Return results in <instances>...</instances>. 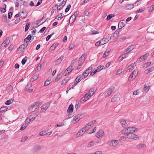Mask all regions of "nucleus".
<instances>
[{
	"label": "nucleus",
	"instance_id": "nucleus-30",
	"mask_svg": "<svg viewBox=\"0 0 154 154\" xmlns=\"http://www.w3.org/2000/svg\"><path fill=\"white\" fill-rule=\"evenodd\" d=\"M115 16V15L114 14H110L108 16L106 20H109L112 18L114 17Z\"/></svg>",
	"mask_w": 154,
	"mask_h": 154
},
{
	"label": "nucleus",
	"instance_id": "nucleus-55",
	"mask_svg": "<svg viewBox=\"0 0 154 154\" xmlns=\"http://www.w3.org/2000/svg\"><path fill=\"white\" fill-rule=\"evenodd\" d=\"M27 57H26L25 58H24L22 60V61H21V63H22V64L23 65H24L26 62V60H27V59H26Z\"/></svg>",
	"mask_w": 154,
	"mask_h": 154
},
{
	"label": "nucleus",
	"instance_id": "nucleus-8",
	"mask_svg": "<svg viewBox=\"0 0 154 154\" xmlns=\"http://www.w3.org/2000/svg\"><path fill=\"white\" fill-rule=\"evenodd\" d=\"M103 133L104 132L102 130H100L96 134V136L98 138H101L103 137Z\"/></svg>",
	"mask_w": 154,
	"mask_h": 154
},
{
	"label": "nucleus",
	"instance_id": "nucleus-13",
	"mask_svg": "<svg viewBox=\"0 0 154 154\" xmlns=\"http://www.w3.org/2000/svg\"><path fill=\"white\" fill-rule=\"evenodd\" d=\"M74 67L72 66H70L66 69V70L64 72L65 73V76H66V75L69 73L74 69Z\"/></svg>",
	"mask_w": 154,
	"mask_h": 154
},
{
	"label": "nucleus",
	"instance_id": "nucleus-46",
	"mask_svg": "<svg viewBox=\"0 0 154 154\" xmlns=\"http://www.w3.org/2000/svg\"><path fill=\"white\" fill-rule=\"evenodd\" d=\"M126 138L125 137L122 136L119 139V140L120 142H122L123 141H125Z\"/></svg>",
	"mask_w": 154,
	"mask_h": 154
},
{
	"label": "nucleus",
	"instance_id": "nucleus-3",
	"mask_svg": "<svg viewBox=\"0 0 154 154\" xmlns=\"http://www.w3.org/2000/svg\"><path fill=\"white\" fill-rule=\"evenodd\" d=\"M127 138L130 139H133L134 140H138L139 139V137L137 135L134 134H131L128 135H127Z\"/></svg>",
	"mask_w": 154,
	"mask_h": 154
},
{
	"label": "nucleus",
	"instance_id": "nucleus-16",
	"mask_svg": "<svg viewBox=\"0 0 154 154\" xmlns=\"http://www.w3.org/2000/svg\"><path fill=\"white\" fill-rule=\"evenodd\" d=\"M27 13L26 12H24L23 11H20V17L22 18H24L27 15Z\"/></svg>",
	"mask_w": 154,
	"mask_h": 154
},
{
	"label": "nucleus",
	"instance_id": "nucleus-47",
	"mask_svg": "<svg viewBox=\"0 0 154 154\" xmlns=\"http://www.w3.org/2000/svg\"><path fill=\"white\" fill-rule=\"evenodd\" d=\"M127 54L126 52L125 53L124 52V54L120 56V57H121L122 60L126 57Z\"/></svg>",
	"mask_w": 154,
	"mask_h": 154
},
{
	"label": "nucleus",
	"instance_id": "nucleus-7",
	"mask_svg": "<svg viewBox=\"0 0 154 154\" xmlns=\"http://www.w3.org/2000/svg\"><path fill=\"white\" fill-rule=\"evenodd\" d=\"M94 122L93 123V122H89L84 127V128L87 131L89 129H90L94 125Z\"/></svg>",
	"mask_w": 154,
	"mask_h": 154
},
{
	"label": "nucleus",
	"instance_id": "nucleus-45",
	"mask_svg": "<svg viewBox=\"0 0 154 154\" xmlns=\"http://www.w3.org/2000/svg\"><path fill=\"white\" fill-rule=\"evenodd\" d=\"M2 20L3 22H6L7 21V18L6 15H3L2 16Z\"/></svg>",
	"mask_w": 154,
	"mask_h": 154
},
{
	"label": "nucleus",
	"instance_id": "nucleus-40",
	"mask_svg": "<svg viewBox=\"0 0 154 154\" xmlns=\"http://www.w3.org/2000/svg\"><path fill=\"white\" fill-rule=\"evenodd\" d=\"M8 107L7 106L2 107L1 108L0 110L1 111L4 112L7 110Z\"/></svg>",
	"mask_w": 154,
	"mask_h": 154
},
{
	"label": "nucleus",
	"instance_id": "nucleus-6",
	"mask_svg": "<svg viewBox=\"0 0 154 154\" xmlns=\"http://www.w3.org/2000/svg\"><path fill=\"white\" fill-rule=\"evenodd\" d=\"M41 149L42 148L41 146L38 145H35L31 149V151L32 152H37L38 151Z\"/></svg>",
	"mask_w": 154,
	"mask_h": 154
},
{
	"label": "nucleus",
	"instance_id": "nucleus-64",
	"mask_svg": "<svg viewBox=\"0 0 154 154\" xmlns=\"http://www.w3.org/2000/svg\"><path fill=\"white\" fill-rule=\"evenodd\" d=\"M143 61V59L142 58V57H141V56L140 57V58L137 59V62L140 63L141 62V61Z\"/></svg>",
	"mask_w": 154,
	"mask_h": 154
},
{
	"label": "nucleus",
	"instance_id": "nucleus-39",
	"mask_svg": "<svg viewBox=\"0 0 154 154\" xmlns=\"http://www.w3.org/2000/svg\"><path fill=\"white\" fill-rule=\"evenodd\" d=\"M84 79L85 78H83V76L82 75V76L81 75L78 76L76 78V79L78 80V82H80L82 80Z\"/></svg>",
	"mask_w": 154,
	"mask_h": 154
},
{
	"label": "nucleus",
	"instance_id": "nucleus-51",
	"mask_svg": "<svg viewBox=\"0 0 154 154\" xmlns=\"http://www.w3.org/2000/svg\"><path fill=\"white\" fill-rule=\"evenodd\" d=\"M76 18V17L75 16H73V15H72V16L70 18L69 21H70L71 20H72V23L73 21H74L75 20Z\"/></svg>",
	"mask_w": 154,
	"mask_h": 154
},
{
	"label": "nucleus",
	"instance_id": "nucleus-21",
	"mask_svg": "<svg viewBox=\"0 0 154 154\" xmlns=\"http://www.w3.org/2000/svg\"><path fill=\"white\" fill-rule=\"evenodd\" d=\"M63 59V57L62 56H61L59 58L55 61V63L57 64L60 63Z\"/></svg>",
	"mask_w": 154,
	"mask_h": 154
},
{
	"label": "nucleus",
	"instance_id": "nucleus-5",
	"mask_svg": "<svg viewBox=\"0 0 154 154\" xmlns=\"http://www.w3.org/2000/svg\"><path fill=\"white\" fill-rule=\"evenodd\" d=\"M86 131L85 128L83 127L80 130L76 135V137L77 138L83 135Z\"/></svg>",
	"mask_w": 154,
	"mask_h": 154
},
{
	"label": "nucleus",
	"instance_id": "nucleus-53",
	"mask_svg": "<svg viewBox=\"0 0 154 154\" xmlns=\"http://www.w3.org/2000/svg\"><path fill=\"white\" fill-rule=\"evenodd\" d=\"M54 34V33H52L51 34V35H48L47 37H46V41H48L49 39H50V38H51V36Z\"/></svg>",
	"mask_w": 154,
	"mask_h": 154
},
{
	"label": "nucleus",
	"instance_id": "nucleus-12",
	"mask_svg": "<svg viewBox=\"0 0 154 154\" xmlns=\"http://www.w3.org/2000/svg\"><path fill=\"white\" fill-rule=\"evenodd\" d=\"M50 105V103L48 102L45 103V105H43L42 107V112H44L48 108Z\"/></svg>",
	"mask_w": 154,
	"mask_h": 154
},
{
	"label": "nucleus",
	"instance_id": "nucleus-28",
	"mask_svg": "<svg viewBox=\"0 0 154 154\" xmlns=\"http://www.w3.org/2000/svg\"><path fill=\"white\" fill-rule=\"evenodd\" d=\"M27 126V125L26 123H24L22 124L21 127L20 128V130L21 131L23 130Z\"/></svg>",
	"mask_w": 154,
	"mask_h": 154
},
{
	"label": "nucleus",
	"instance_id": "nucleus-17",
	"mask_svg": "<svg viewBox=\"0 0 154 154\" xmlns=\"http://www.w3.org/2000/svg\"><path fill=\"white\" fill-rule=\"evenodd\" d=\"M73 105L71 104L70 105L68 108V109L67 110V112L70 114L73 111Z\"/></svg>",
	"mask_w": 154,
	"mask_h": 154
},
{
	"label": "nucleus",
	"instance_id": "nucleus-58",
	"mask_svg": "<svg viewBox=\"0 0 154 154\" xmlns=\"http://www.w3.org/2000/svg\"><path fill=\"white\" fill-rule=\"evenodd\" d=\"M145 10V9L144 8L140 9L138 10H137L136 12L137 13H140L144 11Z\"/></svg>",
	"mask_w": 154,
	"mask_h": 154
},
{
	"label": "nucleus",
	"instance_id": "nucleus-14",
	"mask_svg": "<svg viewBox=\"0 0 154 154\" xmlns=\"http://www.w3.org/2000/svg\"><path fill=\"white\" fill-rule=\"evenodd\" d=\"M124 20L120 21L119 23V29L118 30H121L122 28L124 27L125 25V24L124 22Z\"/></svg>",
	"mask_w": 154,
	"mask_h": 154
},
{
	"label": "nucleus",
	"instance_id": "nucleus-15",
	"mask_svg": "<svg viewBox=\"0 0 154 154\" xmlns=\"http://www.w3.org/2000/svg\"><path fill=\"white\" fill-rule=\"evenodd\" d=\"M134 48V46L133 45L129 46L124 51V52H125L127 54H128L130 51H131Z\"/></svg>",
	"mask_w": 154,
	"mask_h": 154
},
{
	"label": "nucleus",
	"instance_id": "nucleus-27",
	"mask_svg": "<svg viewBox=\"0 0 154 154\" xmlns=\"http://www.w3.org/2000/svg\"><path fill=\"white\" fill-rule=\"evenodd\" d=\"M63 18V16L62 15V13L59 14L57 15L56 17L55 18V20L57 19V20H61Z\"/></svg>",
	"mask_w": 154,
	"mask_h": 154
},
{
	"label": "nucleus",
	"instance_id": "nucleus-61",
	"mask_svg": "<svg viewBox=\"0 0 154 154\" xmlns=\"http://www.w3.org/2000/svg\"><path fill=\"white\" fill-rule=\"evenodd\" d=\"M28 137L25 136L21 140V142H25L28 139Z\"/></svg>",
	"mask_w": 154,
	"mask_h": 154
},
{
	"label": "nucleus",
	"instance_id": "nucleus-59",
	"mask_svg": "<svg viewBox=\"0 0 154 154\" xmlns=\"http://www.w3.org/2000/svg\"><path fill=\"white\" fill-rule=\"evenodd\" d=\"M50 82L49 80L48 79L46 80L44 84V85L45 86H47L48 85L50 84Z\"/></svg>",
	"mask_w": 154,
	"mask_h": 154
},
{
	"label": "nucleus",
	"instance_id": "nucleus-25",
	"mask_svg": "<svg viewBox=\"0 0 154 154\" xmlns=\"http://www.w3.org/2000/svg\"><path fill=\"white\" fill-rule=\"evenodd\" d=\"M14 100L11 98L7 100L5 103V104L6 105H9L12 103L13 102Z\"/></svg>",
	"mask_w": 154,
	"mask_h": 154
},
{
	"label": "nucleus",
	"instance_id": "nucleus-29",
	"mask_svg": "<svg viewBox=\"0 0 154 154\" xmlns=\"http://www.w3.org/2000/svg\"><path fill=\"white\" fill-rule=\"evenodd\" d=\"M38 75H34L33 77H32L30 80V81L31 82H33L35 80H36L38 78Z\"/></svg>",
	"mask_w": 154,
	"mask_h": 154
},
{
	"label": "nucleus",
	"instance_id": "nucleus-11",
	"mask_svg": "<svg viewBox=\"0 0 154 154\" xmlns=\"http://www.w3.org/2000/svg\"><path fill=\"white\" fill-rule=\"evenodd\" d=\"M27 45H26L25 44H23L21 45L18 48V51H19L20 52L18 53H20L21 52H23L24 49L26 47Z\"/></svg>",
	"mask_w": 154,
	"mask_h": 154
},
{
	"label": "nucleus",
	"instance_id": "nucleus-18",
	"mask_svg": "<svg viewBox=\"0 0 154 154\" xmlns=\"http://www.w3.org/2000/svg\"><path fill=\"white\" fill-rule=\"evenodd\" d=\"M136 66V64L135 63H132L129 66L128 68L129 72L131 71Z\"/></svg>",
	"mask_w": 154,
	"mask_h": 154
},
{
	"label": "nucleus",
	"instance_id": "nucleus-42",
	"mask_svg": "<svg viewBox=\"0 0 154 154\" xmlns=\"http://www.w3.org/2000/svg\"><path fill=\"white\" fill-rule=\"evenodd\" d=\"M42 66V65L40 63L38 64V66H37L35 70L36 71H38V70H40L41 69V66Z\"/></svg>",
	"mask_w": 154,
	"mask_h": 154
},
{
	"label": "nucleus",
	"instance_id": "nucleus-60",
	"mask_svg": "<svg viewBox=\"0 0 154 154\" xmlns=\"http://www.w3.org/2000/svg\"><path fill=\"white\" fill-rule=\"evenodd\" d=\"M7 46V45L5 44L4 43H3L1 45V49H4Z\"/></svg>",
	"mask_w": 154,
	"mask_h": 154
},
{
	"label": "nucleus",
	"instance_id": "nucleus-33",
	"mask_svg": "<svg viewBox=\"0 0 154 154\" xmlns=\"http://www.w3.org/2000/svg\"><path fill=\"white\" fill-rule=\"evenodd\" d=\"M91 96V95L89 94L88 93H87L85 94L83 97L87 100Z\"/></svg>",
	"mask_w": 154,
	"mask_h": 154
},
{
	"label": "nucleus",
	"instance_id": "nucleus-4",
	"mask_svg": "<svg viewBox=\"0 0 154 154\" xmlns=\"http://www.w3.org/2000/svg\"><path fill=\"white\" fill-rule=\"evenodd\" d=\"M119 143L118 141L117 140H112L109 141L107 144L108 145L113 146H116Z\"/></svg>",
	"mask_w": 154,
	"mask_h": 154
},
{
	"label": "nucleus",
	"instance_id": "nucleus-63",
	"mask_svg": "<svg viewBox=\"0 0 154 154\" xmlns=\"http://www.w3.org/2000/svg\"><path fill=\"white\" fill-rule=\"evenodd\" d=\"M9 42V41L8 39H6L3 42L6 45H7L8 44Z\"/></svg>",
	"mask_w": 154,
	"mask_h": 154
},
{
	"label": "nucleus",
	"instance_id": "nucleus-35",
	"mask_svg": "<svg viewBox=\"0 0 154 154\" xmlns=\"http://www.w3.org/2000/svg\"><path fill=\"white\" fill-rule=\"evenodd\" d=\"M62 74L60 73L59 74L57 75L56 79H55V82L58 81L59 80V79H60V78L62 77Z\"/></svg>",
	"mask_w": 154,
	"mask_h": 154
},
{
	"label": "nucleus",
	"instance_id": "nucleus-23",
	"mask_svg": "<svg viewBox=\"0 0 154 154\" xmlns=\"http://www.w3.org/2000/svg\"><path fill=\"white\" fill-rule=\"evenodd\" d=\"M134 7L133 4H128L126 5V7L128 9H131L133 8Z\"/></svg>",
	"mask_w": 154,
	"mask_h": 154
},
{
	"label": "nucleus",
	"instance_id": "nucleus-9",
	"mask_svg": "<svg viewBox=\"0 0 154 154\" xmlns=\"http://www.w3.org/2000/svg\"><path fill=\"white\" fill-rule=\"evenodd\" d=\"M81 115L79 114L76 116L73 119L72 123L75 124L78 122L81 119Z\"/></svg>",
	"mask_w": 154,
	"mask_h": 154
},
{
	"label": "nucleus",
	"instance_id": "nucleus-43",
	"mask_svg": "<svg viewBox=\"0 0 154 154\" xmlns=\"http://www.w3.org/2000/svg\"><path fill=\"white\" fill-rule=\"evenodd\" d=\"M30 26V24L29 23H27L25 26V32L27 31L29 29V27Z\"/></svg>",
	"mask_w": 154,
	"mask_h": 154
},
{
	"label": "nucleus",
	"instance_id": "nucleus-1",
	"mask_svg": "<svg viewBox=\"0 0 154 154\" xmlns=\"http://www.w3.org/2000/svg\"><path fill=\"white\" fill-rule=\"evenodd\" d=\"M137 128L134 127H128L126 130H123L122 133L125 135L133 133L136 130Z\"/></svg>",
	"mask_w": 154,
	"mask_h": 154
},
{
	"label": "nucleus",
	"instance_id": "nucleus-19",
	"mask_svg": "<svg viewBox=\"0 0 154 154\" xmlns=\"http://www.w3.org/2000/svg\"><path fill=\"white\" fill-rule=\"evenodd\" d=\"M120 123L123 127H125L128 126V124L126 123V121L124 119H122L120 121Z\"/></svg>",
	"mask_w": 154,
	"mask_h": 154
},
{
	"label": "nucleus",
	"instance_id": "nucleus-10",
	"mask_svg": "<svg viewBox=\"0 0 154 154\" xmlns=\"http://www.w3.org/2000/svg\"><path fill=\"white\" fill-rule=\"evenodd\" d=\"M114 89V88L112 87L105 94L104 96L105 97H108L112 93Z\"/></svg>",
	"mask_w": 154,
	"mask_h": 154
},
{
	"label": "nucleus",
	"instance_id": "nucleus-37",
	"mask_svg": "<svg viewBox=\"0 0 154 154\" xmlns=\"http://www.w3.org/2000/svg\"><path fill=\"white\" fill-rule=\"evenodd\" d=\"M104 66L102 65H100L97 68L96 70H97L98 72L100 71L102 69H103Z\"/></svg>",
	"mask_w": 154,
	"mask_h": 154
},
{
	"label": "nucleus",
	"instance_id": "nucleus-31",
	"mask_svg": "<svg viewBox=\"0 0 154 154\" xmlns=\"http://www.w3.org/2000/svg\"><path fill=\"white\" fill-rule=\"evenodd\" d=\"M18 2L20 4V5H25V4H26V3L24 1V0H17Z\"/></svg>",
	"mask_w": 154,
	"mask_h": 154
},
{
	"label": "nucleus",
	"instance_id": "nucleus-38",
	"mask_svg": "<svg viewBox=\"0 0 154 154\" xmlns=\"http://www.w3.org/2000/svg\"><path fill=\"white\" fill-rule=\"evenodd\" d=\"M86 56L87 55L86 54H84L79 59H81L82 60V61H84Z\"/></svg>",
	"mask_w": 154,
	"mask_h": 154
},
{
	"label": "nucleus",
	"instance_id": "nucleus-57",
	"mask_svg": "<svg viewBox=\"0 0 154 154\" xmlns=\"http://www.w3.org/2000/svg\"><path fill=\"white\" fill-rule=\"evenodd\" d=\"M86 72H84L82 74V76H83L84 78H85L88 75V73Z\"/></svg>",
	"mask_w": 154,
	"mask_h": 154
},
{
	"label": "nucleus",
	"instance_id": "nucleus-44",
	"mask_svg": "<svg viewBox=\"0 0 154 154\" xmlns=\"http://www.w3.org/2000/svg\"><path fill=\"white\" fill-rule=\"evenodd\" d=\"M108 38H103L101 39V41H103L104 42V43H103L102 45H104V44L107 43L109 41V40H107Z\"/></svg>",
	"mask_w": 154,
	"mask_h": 154
},
{
	"label": "nucleus",
	"instance_id": "nucleus-26",
	"mask_svg": "<svg viewBox=\"0 0 154 154\" xmlns=\"http://www.w3.org/2000/svg\"><path fill=\"white\" fill-rule=\"evenodd\" d=\"M88 94L91 95V96H92L94 93V89L93 88H91L89 91L88 92Z\"/></svg>",
	"mask_w": 154,
	"mask_h": 154
},
{
	"label": "nucleus",
	"instance_id": "nucleus-50",
	"mask_svg": "<svg viewBox=\"0 0 154 154\" xmlns=\"http://www.w3.org/2000/svg\"><path fill=\"white\" fill-rule=\"evenodd\" d=\"M46 134V132L45 131H42L40 132L39 135L40 136H43Z\"/></svg>",
	"mask_w": 154,
	"mask_h": 154
},
{
	"label": "nucleus",
	"instance_id": "nucleus-62",
	"mask_svg": "<svg viewBox=\"0 0 154 154\" xmlns=\"http://www.w3.org/2000/svg\"><path fill=\"white\" fill-rule=\"evenodd\" d=\"M154 9V5L151 6L149 9V12L152 11Z\"/></svg>",
	"mask_w": 154,
	"mask_h": 154
},
{
	"label": "nucleus",
	"instance_id": "nucleus-20",
	"mask_svg": "<svg viewBox=\"0 0 154 154\" xmlns=\"http://www.w3.org/2000/svg\"><path fill=\"white\" fill-rule=\"evenodd\" d=\"M146 146V145L144 144H140L136 146L137 148L139 149H141Z\"/></svg>",
	"mask_w": 154,
	"mask_h": 154
},
{
	"label": "nucleus",
	"instance_id": "nucleus-36",
	"mask_svg": "<svg viewBox=\"0 0 154 154\" xmlns=\"http://www.w3.org/2000/svg\"><path fill=\"white\" fill-rule=\"evenodd\" d=\"M57 44L55 43L53 44L52 45L51 47L50 48V50H51V51L54 50L57 46Z\"/></svg>",
	"mask_w": 154,
	"mask_h": 154
},
{
	"label": "nucleus",
	"instance_id": "nucleus-54",
	"mask_svg": "<svg viewBox=\"0 0 154 154\" xmlns=\"http://www.w3.org/2000/svg\"><path fill=\"white\" fill-rule=\"evenodd\" d=\"M149 55V54H145L143 55V56H141V57H142L143 59V60L146 59L148 57Z\"/></svg>",
	"mask_w": 154,
	"mask_h": 154
},
{
	"label": "nucleus",
	"instance_id": "nucleus-24",
	"mask_svg": "<svg viewBox=\"0 0 154 154\" xmlns=\"http://www.w3.org/2000/svg\"><path fill=\"white\" fill-rule=\"evenodd\" d=\"M31 35H29L24 40V42H26V43L29 42V40H31Z\"/></svg>",
	"mask_w": 154,
	"mask_h": 154
},
{
	"label": "nucleus",
	"instance_id": "nucleus-56",
	"mask_svg": "<svg viewBox=\"0 0 154 154\" xmlns=\"http://www.w3.org/2000/svg\"><path fill=\"white\" fill-rule=\"evenodd\" d=\"M71 7V6L70 5H68L67 7L66 8L65 11V12H67L69 10L70 7Z\"/></svg>",
	"mask_w": 154,
	"mask_h": 154
},
{
	"label": "nucleus",
	"instance_id": "nucleus-52",
	"mask_svg": "<svg viewBox=\"0 0 154 154\" xmlns=\"http://www.w3.org/2000/svg\"><path fill=\"white\" fill-rule=\"evenodd\" d=\"M67 82V79H64L61 82V84L62 85H64Z\"/></svg>",
	"mask_w": 154,
	"mask_h": 154
},
{
	"label": "nucleus",
	"instance_id": "nucleus-32",
	"mask_svg": "<svg viewBox=\"0 0 154 154\" xmlns=\"http://www.w3.org/2000/svg\"><path fill=\"white\" fill-rule=\"evenodd\" d=\"M118 98V96L117 95H116L112 97L111 99V102H115L116 101Z\"/></svg>",
	"mask_w": 154,
	"mask_h": 154
},
{
	"label": "nucleus",
	"instance_id": "nucleus-2",
	"mask_svg": "<svg viewBox=\"0 0 154 154\" xmlns=\"http://www.w3.org/2000/svg\"><path fill=\"white\" fill-rule=\"evenodd\" d=\"M38 105V103H35L29 106L28 108L29 112L30 113L35 111L36 109H38L39 108V107Z\"/></svg>",
	"mask_w": 154,
	"mask_h": 154
},
{
	"label": "nucleus",
	"instance_id": "nucleus-41",
	"mask_svg": "<svg viewBox=\"0 0 154 154\" xmlns=\"http://www.w3.org/2000/svg\"><path fill=\"white\" fill-rule=\"evenodd\" d=\"M13 89V87L12 86L10 85L8 86L7 88V91L8 92H10Z\"/></svg>",
	"mask_w": 154,
	"mask_h": 154
},
{
	"label": "nucleus",
	"instance_id": "nucleus-34",
	"mask_svg": "<svg viewBox=\"0 0 154 154\" xmlns=\"http://www.w3.org/2000/svg\"><path fill=\"white\" fill-rule=\"evenodd\" d=\"M94 144V142L92 140L90 141L88 145V147H91L93 146Z\"/></svg>",
	"mask_w": 154,
	"mask_h": 154
},
{
	"label": "nucleus",
	"instance_id": "nucleus-22",
	"mask_svg": "<svg viewBox=\"0 0 154 154\" xmlns=\"http://www.w3.org/2000/svg\"><path fill=\"white\" fill-rule=\"evenodd\" d=\"M110 51V50H106L103 55V57L105 58L107 57L109 55Z\"/></svg>",
	"mask_w": 154,
	"mask_h": 154
},
{
	"label": "nucleus",
	"instance_id": "nucleus-49",
	"mask_svg": "<svg viewBox=\"0 0 154 154\" xmlns=\"http://www.w3.org/2000/svg\"><path fill=\"white\" fill-rule=\"evenodd\" d=\"M31 85H29L27 84V85L25 86V91H27L28 89H29L30 87H31Z\"/></svg>",
	"mask_w": 154,
	"mask_h": 154
},
{
	"label": "nucleus",
	"instance_id": "nucleus-48",
	"mask_svg": "<svg viewBox=\"0 0 154 154\" xmlns=\"http://www.w3.org/2000/svg\"><path fill=\"white\" fill-rule=\"evenodd\" d=\"M30 119H30L29 117V116L26 119L25 122H24V123H26V124H27L31 121Z\"/></svg>",
	"mask_w": 154,
	"mask_h": 154
}]
</instances>
